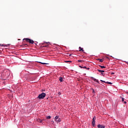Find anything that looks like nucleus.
I'll return each instance as SVG.
<instances>
[{"label":"nucleus","mask_w":128,"mask_h":128,"mask_svg":"<svg viewBox=\"0 0 128 128\" xmlns=\"http://www.w3.org/2000/svg\"><path fill=\"white\" fill-rule=\"evenodd\" d=\"M0 46H7V45H6H6H4V44H0Z\"/></svg>","instance_id":"aec40b11"},{"label":"nucleus","mask_w":128,"mask_h":128,"mask_svg":"<svg viewBox=\"0 0 128 128\" xmlns=\"http://www.w3.org/2000/svg\"><path fill=\"white\" fill-rule=\"evenodd\" d=\"M92 80H93L94 82H98V84H100V82H98V80L94 78V77H90Z\"/></svg>","instance_id":"423d86ee"},{"label":"nucleus","mask_w":128,"mask_h":128,"mask_svg":"<svg viewBox=\"0 0 128 128\" xmlns=\"http://www.w3.org/2000/svg\"><path fill=\"white\" fill-rule=\"evenodd\" d=\"M82 62V60H78V62Z\"/></svg>","instance_id":"b1692460"},{"label":"nucleus","mask_w":128,"mask_h":128,"mask_svg":"<svg viewBox=\"0 0 128 128\" xmlns=\"http://www.w3.org/2000/svg\"><path fill=\"white\" fill-rule=\"evenodd\" d=\"M92 94H96V92H94V89L92 88Z\"/></svg>","instance_id":"a211bd4d"},{"label":"nucleus","mask_w":128,"mask_h":128,"mask_svg":"<svg viewBox=\"0 0 128 128\" xmlns=\"http://www.w3.org/2000/svg\"><path fill=\"white\" fill-rule=\"evenodd\" d=\"M34 44H36V43L34 42Z\"/></svg>","instance_id":"7c9ffc66"},{"label":"nucleus","mask_w":128,"mask_h":128,"mask_svg":"<svg viewBox=\"0 0 128 128\" xmlns=\"http://www.w3.org/2000/svg\"><path fill=\"white\" fill-rule=\"evenodd\" d=\"M124 62H126V63L128 65V62L124 61Z\"/></svg>","instance_id":"a878e982"},{"label":"nucleus","mask_w":128,"mask_h":128,"mask_svg":"<svg viewBox=\"0 0 128 128\" xmlns=\"http://www.w3.org/2000/svg\"><path fill=\"white\" fill-rule=\"evenodd\" d=\"M101 72H104V70H101Z\"/></svg>","instance_id":"cd10ccee"},{"label":"nucleus","mask_w":128,"mask_h":128,"mask_svg":"<svg viewBox=\"0 0 128 128\" xmlns=\"http://www.w3.org/2000/svg\"><path fill=\"white\" fill-rule=\"evenodd\" d=\"M55 121L58 124V122H62V119H60V118H58V119H56V120H55Z\"/></svg>","instance_id":"0eeeda50"},{"label":"nucleus","mask_w":128,"mask_h":128,"mask_svg":"<svg viewBox=\"0 0 128 128\" xmlns=\"http://www.w3.org/2000/svg\"><path fill=\"white\" fill-rule=\"evenodd\" d=\"M122 102H124V98H122Z\"/></svg>","instance_id":"393cba45"},{"label":"nucleus","mask_w":128,"mask_h":128,"mask_svg":"<svg viewBox=\"0 0 128 128\" xmlns=\"http://www.w3.org/2000/svg\"><path fill=\"white\" fill-rule=\"evenodd\" d=\"M79 66L80 68H85V70H90V68H87L86 66Z\"/></svg>","instance_id":"20e7f679"},{"label":"nucleus","mask_w":128,"mask_h":128,"mask_svg":"<svg viewBox=\"0 0 128 128\" xmlns=\"http://www.w3.org/2000/svg\"><path fill=\"white\" fill-rule=\"evenodd\" d=\"M39 64H48V63H44V62H38Z\"/></svg>","instance_id":"ddd939ff"},{"label":"nucleus","mask_w":128,"mask_h":128,"mask_svg":"<svg viewBox=\"0 0 128 128\" xmlns=\"http://www.w3.org/2000/svg\"><path fill=\"white\" fill-rule=\"evenodd\" d=\"M36 42V44H38V42Z\"/></svg>","instance_id":"c9c22d12"},{"label":"nucleus","mask_w":128,"mask_h":128,"mask_svg":"<svg viewBox=\"0 0 128 128\" xmlns=\"http://www.w3.org/2000/svg\"><path fill=\"white\" fill-rule=\"evenodd\" d=\"M46 94L44 92H42V94H40L37 97V98L38 100H44L46 98Z\"/></svg>","instance_id":"f257e3e1"},{"label":"nucleus","mask_w":128,"mask_h":128,"mask_svg":"<svg viewBox=\"0 0 128 128\" xmlns=\"http://www.w3.org/2000/svg\"><path fill=\"white\" fill-rule=\"evenodd\" d=\"M69 56H72V54H70Z\"/></svg>","instance_id":"473e14b6"},{"label":"nucleus","mask_w":128,"mask_h":128,"mask_svg":"<svg viewBox=\"0 0 128 128\" xmlns=\"http://www.w3.org/2000/svg\"><path fill=\"white\" fill-rule=\"evenodd\" d=\"M100 81L102 82H104V84H106V82L103 80H100Z\"/></svg>","instance_id":"412c9836"},{"label":"nucleus","mask_w":128,"mask_h":128,"mask_svg":"<svg viewBox=\"0 0 128 128\" xmlns=\"http://www.w3.org/2000/svg\"><path fill=\"white\" fill-rule=\"evenodd\" d=\"M98 72H102V70H100V69H98L97 70Z\"/></svg>","instance_id":"5701e85b"},{"label":"nucleus","mask_w":128,"mask_h":128,"mask_svg":"<svg viewBox=\"0 0 128 128\" xmlns=\"http://www.w3.org/2000/svg\"><path fill=\"white\" fill-rule=\"evenodd\" d=\"M100 68H106V66H102V65H99Z\"/></svg>","instance_id":"1a4fd4ad"},{"label":"nucleus","mask_w":128,"mask_h":128,"mask_svg":"<svg viewBox=\"0 0 128 128\" xmlns=\"http://www.w3.org/2000/svg\"><path fill=\"white\" fill-rule=\"evenodd\" d=\"M42 122V120L39 119L38 120V122H40V124Z\"/></svg>","instance_id":"f3484780"},{"label":"nucleus","mask_w":128,"mask_h":128,"mask_svg":"<svg viewBox=\"0 0 128 128\" xmlns=\"http://www.w3.org/2000/svg\"><path fill=\"white\" fill-rule=\"evenodd\" d=\"M58 118H59L58 116H55L54 118L55 120H58Z\"/></svg>","instance_id":"2eb2a0df"},{"label":"nucleus","mask_w":128,"mask_h":128,"mask_svg":"<svg viewBox=\"0 0 128 128\" xmlns=\"http://www.w3.org/2000/svg\"><path fill=\"white\" fill-rule=\"evenodd\" d=\"M26 40V42H28L29 44H34V40L28 38H24L23 39V40Z\"/></svg>","instance_id":"f03ea898"},{"label":"nucleus","mask_w":128,"mask_h":128,"mask_svg":"<svg viewBox=\"0 0 128 128\" xmlns=\"http://www.w3.org/2000/svg\"><path fill=\"white\" fill-rule=\"evenodd\" d=\"M44 90H42V92H44Z\"/></svg>","instance_id":"72a5a7b5"},{"label":"nucleus","mask_w":128,"mask_h":128,"mask_svg":"<svg viewBox=\"0 0 128 128\" xmlns=\"http://www.w3.org/2000/svg\"><path fill=\"white\" fill-rule=\"evenodd\" d=\"M96 116H94V117L92 118V126L94 127L96 126Z\"/></svg>","instance_id":"7ed1b4c3"},{"label":"nucleus","mask_w":128,"mask_h":128,"mask_svg":"<svg viewBox=\"0 0 128 128\" xmlns=\"http://www.w3.org/2000/svg\"><path fill=\"white\" fill-rule=\"evenodd\" d=\"M124 104H126V101H124Z\"/></svg>","instance_id":"c756f323"},{"label":"nucleus","mask_w":128,"mask_h":128,"mask_svg":"<svg viewBox=\"0 0 128 128\" xmlns=\"http://www.w3.org/2000/svg\"><path fill=\"white\" fill-rule=\"evenodd\" d=\"M106 84H112V82H106Z\"/></svg>","instance_id":"4468645a"},{"label":"nucleus","mask_w":128,"mask_h":128,"mask_svg":"<svg viewBox=\"0 0 128 128\" xmlns=\"http://www.w3.org/2000/svg\"><path fill=\"white\" fill-rule=\"evenodd\" d=\"M64 62H72V61L66 60V61H64Z\"/></svg>","instance_id":"4be33fe9"},{"label":"nucleus","mask_w":128,"mask_h":128,"mask_svg":"<svg viewBox=\"0 0 128 128\" xmlns=\"http://www.w3.org/2000/svg\"><path fill=\"white\" fill-rule=\"evenodd\" d=\"M126 94H128V92H126Z\"/></svg>","instance_id":"2f4dec72"},{"label":"nucleus","mask_w":128,"mask_h":128,"mask_svg":"<svg viewBox=\"0 0 128 128\" xmlns=\"http://www.w3.org/2000/svg\"><path fill=\"white\" fill-rule=\"evenodd\" d=\"M46 118L47 120H50V118H52V116H47Z\"/></svg>","instance_id":"9b49d317"},{"label":"nucleus","mask_w":128,"mask_h":128,"mask_svg":"<svg viewBox=\"0 0 128 128\" xmlns=\"http://www.w3.org/2000/svg\"><path fill=\"white\" fill-rule=\"evenodd\" d=\"M111 74H114V72H111Z\"/></svg>","instance_id":"c85d7f7f"},{"label":"nucleus","mask_w":128,"mask_h":128,"mask_svg":"<svg viewBox=\"0 0 128 128\" xmlns=\"http://www.w3.org/2000/svg\"><path fill=\"white\" fill-rule=\"evenodd\" d=\"M98 128H106V126L99 124L97 126Z\"/></svg>","instance_id":"39448f33"},{"label":"nucleus","mask_w":128,"mask_h":128,"mask_svg":"<svg viewBox=\"0 0 128 128\" xmlns=\"http://www.w3.org/2000/svg\"><path fill=\"white\" fill-rule=\"evenodd\" d=\"M97 60H100V62H104V60H102V59L100 58L97 59Z\"/></svg>","instance_id":"f8f14e48"},{"label":"nucleus","mask_w":128,"mask_h":128,"mask_svg":"<svg viewBox=\"0 0 128 128\" xmlns=\"http://www.w3.org/2000/svg\"><path fill=\"white\" fill-rule=\"evenodd\" d=\"M59 80H60V82H62V77H60L59 78Z\"/></svg>","instance_id":"9d476101"},{"label":"nucleus","mask_w":128,"mask_h":128,"mask_svg":"<svg viewBox=\"0 0 128 128\" xmlns=\"http://www.w3.org/2000/svg\"><path fill=\"white\" fill-rule=\"evenodd\" d=\"M58 94L59 96H60V94H62V93H60V92H59L58 93Z\"/></svg>","instance_id":"bb28decb"},{"label":"nucleus","mask_w":128,"mask_h":128,"mask_svg":"<svg viewBox=\"0 0 128 128\" xmlns=\"http://www.w3.org/2000/svg\"><path fill=\"white\" fill-rule=\"evenodd\" d=\"M100 74H100L101 76H104V72H101Z\"/></svg>","instance_id":"6ab92c4d"},{"label":"nucleus","mask_w":128,"mask_h":128,"mask_svg":"<svg viewBox=\"0 0 128 128\" xmlns=\"http://www.w3.org/2000/svg\"><path fill=\"white\" fill-rule=\"evenodd\" d=\"M79 50L80 52H84V48H82V47L80 46L79 47Z\"/></svg>","instance_id":"6e6552de"},{"label":"nucleus","mask_w":128,"mask_h":128,"mask_svg":"<svg viewBox=\"0 0 128 128\" xmlns=\"http://www.w3.org/2000/svg\"><path fill=\"white\" fill-rule=\"evenodd\" d=\"M8 46H10V44H8Z\"/></svg>","instance_id":"f704fd0d"},{"label":"nucleus","mask_w":128,"mask_h":128,"mask_svg":"<svg viewBox=\"0 0 128 128\" xmlns=\"http://www.w3.org/2000/svg\"><path fill=\"white\" fill-rule=\"evenodd\" d=\"M21 46H28V44H23Z\"/></svg>","instance_id":"dca6fc26"}]
</instances>
